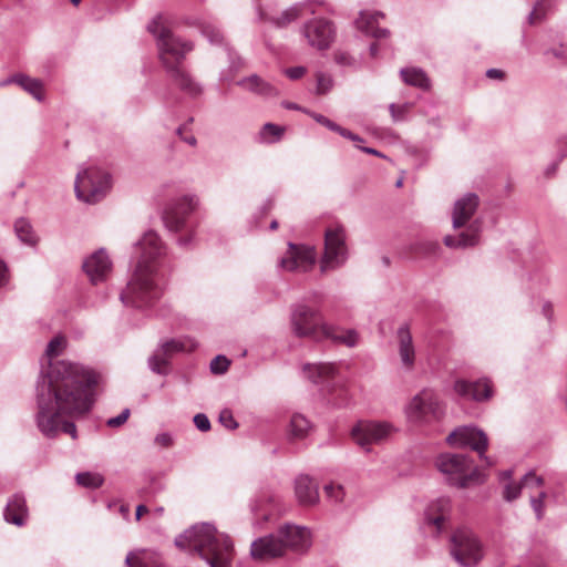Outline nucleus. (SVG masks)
Wrapping results in <instances>:
<instances>
[{
	"label": "nucleus",
	"instance_id": "nucleus-1",
	"mask_svg": "<svg viewBox=\"0 0 567 567\" xmlns=\"http://www.w3.org/2000/svg\"><path fill=\"white\" fill-rule=\"evenodd\" d=\"M99 380L97 372L81 363H52L37 383L35 421L39 431L48 439L55 437L62 431L76 440L75 424L62 421L61 415L87 413L94 404Z\"/></svg>",
	"mask_w": 567,
	"mask_h": 567
},
{
	"label": "nucleus",
	"instance_id": "nucleus-2",
	"mask_svg": "<svg viewBox=\"0 0 567 567\" xmlns=\"http://www.w3.org/2000/svg\"><path fill=\"white\" fill-rule=\"evenodd\" d=\"M163 285L162 250H142L132 278L120 298L126 306L152 308L163 295Z\"/></svg>",
	"mask_w": 567,
	"mask_h": 567
},
{
	"label": "nucleus",
	"instance_id": "nucleus-3",
	"mask_svg": "<svg viewBox=\"0 0 567 567\" xmlns=\"http://www.w3.org/2000/svg\"><path fill=\"white\" fill-rule=\"evenodd\" d=\"M175 545L197 554L210 567H231L234 544L209 523L195 524L175 538Z\"/></svg>",
	"mask_w": 567,
	"mask_h": 567
},
{
	"label": "nucleus",
	"instance_id": "nucleus-4",
	"mask_svg": "<svg viewBox=\"0 0 567 567\" xmlns=\"http://www.w3.org/2000/svg\"><path fill=\"white\" fill-rule=\"evenodd\" d=\"M311 545V533L305 526L286 523L276 534L252 542L250 554L254 558L266 559L285 555L288 549L307 550Z\"/></svg>",
	"mask_w": 567,
	"mask_h": 567
},
{
	"label": "nucleus",
	"instance_id": "nucleus-5",
	"mask_svg": "<svg viewBox=\"0 0 567 567\" xmlns=\"http://www.w3.org/2000/svg\"><path fill=\"white\" fill-rule=\"evenodd\" d=\"M147 31L155 38L159 60L165 70L179 66L194 43L176 35L165 23L163 14L155 16L147 24Z\"/></svg>",
	"mask_w": 567,
	"mask_h": 567
},
{
	"label": "nucleus",
	"instance_id": "nucleus-6",
	"mask_svg": "<svg viewBox=\"0 0 567 567\" xmlns=\"http://www.w3.org/2000/svg\"><path fill=\"white\" fill-rule=\"evenodd\" d=\"M435 464L451 486L466 488L472 485H481L486 480L485 474L465 454L444 453L436 458Z\"/></svg>",
	"mask_w": 567,
	"mask_h": 567
},
{
	"label": "nucleus",
	"instance_id": "nucleus-7",
	"mask_svg": "<svg viewBox=\"0 0 567 567\" xmlns=\"http://www.w3.org/2000/svg\"><path fill=\"white\" fill-rule=\"evenodd\" d=\"M199 199L196 195H183L173 199L164 209L163 221L169 234L175 237L178 246L197 245L192 230L187 228L188 216L197 208Z\"/></svg>",
	"mask_w": 567,
	"mask_h": 567
},
{
	"label": "nucleus",
	"instance_id": "nucleus-8",
	"mask_svg": "<svg viewBox=\"0 0 567 567\" xmlns=\"http://www.w3.org/2000/svg\"><path fill=\"white\" fill-rule=\"evenodd\" d=\"M112 186V176L109 172L90 166L79 171L74 183V192L78 199L96 204L102 200Z\"/></svg>",
	"mask_w": 567,
	"mask_h": 567
},
{
	"label": "nucleus",
	"instance_id": "nucleus-9",
	"mask_svg": "<svg viewBox=\"0 0 567 567\" xmlns=\"http://www.w3.org/2000/svg\"><path fill=\"white\" fill-rule=\"evenodd\" d=\"M451 555L462 567H474L484 557V547L476 534L460 527L451 536Z\"/></svg>",
	"mask_w": 567,
	"mask_h": 567
},
{
	"label": "nucleus",
	"instance_id": "nucleus-10",
	"mask_svg": "<svg viewBox=\"0 0 567 567\" xmlns=\"http://www.w3.org/2000/svg\"><path fill=\"white\" fill-rule=\"evenodd\" d=\"M290 324L296 337L320 341L327 323L323 322L319 310L305 303H297L291 307Z\"/></svg>",
	"mask_w": 567,
	"mask_h": 567
},
{
	"label": "nucleus",
	"instance_id": "nucleus-11",
	"mask_svg": "<svg viewBox=\"0 0 567 567\" xmlns=\"http://www.w3.org/2000/svg\"><path fill=\"white\" fill-rule=\"evenodd\" d=\"M409 421L423 423L429 417L439 419L443 414L442 403L432 389H423L414 395L405 408Z\"/></svg>",
	"mask_w": 567,
	"mask_h": 567
},
{
	"label": "nucleus",
	"instance_id": "nucleus-12",
	"mask_svg": "<svg viewBox=\"0 0 567 567\" xmlns=\"http://www.w3.org/2000/svg\"><path fill=\"white\" fill-rule=\"evenodd\" d=\"M452 447H470L477 452L480 458L492 466L494 463L485 455L488 447V439L484 431L475 426H458L446 437Z\"/></svg>",
	"mask_w": 567,
	"mask_h": 567
},
{
	"label": "nucleus",
	"instance_id": "nucleus-13",
	"mask_svg": "<svg viewBox=\"0 0 567 567\" xmlns=\"http://www.w3.org/2000/svg\"><path fill=\"white\" fill-rule=\"evenodd\" d=\"M392 432L393 426L386 422L360 421L353 426L351 436L361 449L370 452V445L385 442Z\"/></svg>",
	"mask_w": 567,
	"mask_h": 567
},
{
	"label": "nucleus",
	"instance_id": "nucleus-14",
	"mask_svg": "<svg viewBox=\"0 0 567 567\" xmlns=\"http://www.w3.org/2000/svg\"><path fill=\"white\" fill-rule=\"evenodd\" d=\"M334 32L333 23L323 18L312 19L302 28V33L308 43L318 50H324L330 47Z\"/></svg>",
	"mask_w": 567,
	"mask_h": 567
},
{
	"label": "nucleus",
	"instance_id": "nucleus-15",
	"mask_svg": "<svg viewBox=\"0 0 567 567\" xmlns=\"http://www.w3.org/2000/svg\"><path fill=\"white\" fill-rule=\"evenodd\" d=\"M82 269L93 285L104 282L113 270V261L106 250H93L82 262Z\"/></svg>",
	"mask_w": 567,
	"mask_h": 567
},
{
	"label": "nucleus",
	"instance_id": "nucleus-16",
	"mask_svg": "<svg viewBox=\"0 0 567 567\" xmlns=\"http://www.w3.org/2000/svg\"><path fill=\"white\" fill-rule=\"evenodd\" d=\"M318 3L316 0H307L303 2L295 3L288 9L284 10L279 16H268L261 7H257V16L259 21H267L274 24L276 28L282 29L288 27L291 22L306 13H315V4Z\"/></svg>",
	"mask_w": 567,
	"mask_h": 567
},
{
	"label": "nucleus",
	"instance_id": "nucleus-17",
	"mask_svg": "<svg viewBox=\"0 0 567 567\" xmlns=\"http://www.w3.org/2000/svg\"><path fill=\"white\" fill-rule=\"evenodd\" d=\"M188 350L186 342L171 339L163 342L148 358V368L157 374H168V361L173 354Z\"/></svg>",
	"mask_w": 567,
	"mask_h": 567
},
{
	"label": "nucleus",
	"instance_id": "nucleus-18",
	"mask_svg": "<svg viewBox=\"0 0 567 567\" xmlns=\"http://www.w3.org/2000/svg\"><path fill=\"white\" fill-rule=\"evenodd\" d=\"M277 496L268 488H261L251 497L249 508L256 517L254 525H261L270 518L277 505Z\"/></svg>",
	"mask_w": 567,
	"mask_h": 567
},
{
	"label": "nucleus",
	"instance_id": "nucleus-19",
	"mask_svg": "<svg viewBox=\"0 0 567 567\" xmlns=\"http://www.w3.org/2000/svg\"><path fill=\"white\" fill-rule=\"evenodd\" d=\"M316 261V250H285L279 258L278 266L286 271L306 272L312 269Z\"/></svg>",
	"mask_w": 567,
	"mask_h": 567
},
{
	"label": "nucleus",
	"instance_id": "nucleus-20",
	"mask_svg": "<svg viewBox=\"0 0 567 567\" xmlns=\"http://www.w3.org/2000/svg\"><path fill=\"white\" fill-rule=\"evenodd\" d=\"M454 391L463 399L474 400L477 402L492 398L493 388L488 379H480L474 382L465 380H456Z\"/></svg>",
	"mask_w": 567,
	"mask_h": 567
},
{
	"label": "nucleus",
	"instance_id": "nucleus-21",
	"mask_svg": "<svg viewBox=\"0 0 567 567\" xmlns=\"http://www.w3.org/2000/svg\"><path fill=\"white\" fill-rule=\"evenodd\" d=\"M451 499L449 497H439L431 502L424 512V522L434 528V534L439 535L445 525V520L450 517Z\"/></svg>",
	"mask_w": 567,
	"mask_h": 567
},
{
	"label": "nucleus",
	"instance_id": "nucleus-22",
	"mask_svg": "<svg viewBox=\"0 0 567 567\" xmlns=\"http://www.w3.org/2000/svg\"><path fill=\"white\" fill-rule=\"evenodd\" d=\"M480 204V198L474 193H467L454 204L452 213L453 227L455 229L465 226L473 217Z\"/></svg>",
	"mask_w": 567,
	"mask_h": 567
},
{
	"label": "nucleus",
	"instance_id": "nucleus-23",
	"mask_svg": "<svg viewBox=\"0 0 567 567\" xmlns=\"http://www.w3.org/2000/svg\"><path fill=\"white\" fill-rule=\"evenodd\" d=\"M303 373L312 383L321 385L328 392L336 383V365L332 363L305 364Z\"/></svg>",
	"mask_w": 567,
	"mask_h": 567
},
{
	"label": "nucleus",
	"instance_id": "nucleus-24",
	"mask_svg": "<svg viewBox=\"0 0 567 567\" xmlns=\"http://www.w3.org/2000/svg\"><path fill=\"white\" fill-rule=\"evenodd\" d=\"M384 18L380 11L369 12L361 11L354 23L359 31L365 35L372 37L377 40L385 39L390 35V30L386 28H379V19Z\"/></svg>",
	"mask_w": 567,
	"mask_h": 567
},
{
	"label": "nucleus",
	"instance_id": "nucleus-25",
	"mask_svg": "<svg viewBox=\"0 0 567 567\" xmlns=\"http://www.w3.org/2000/svg\"><path fill=\"white\" fill-rule=\"evenodd\" d=\"M396 338L401 363L405 370L411 371L415 363V349L410 328L406 323L398 329Z\"/></svg>",
	"mask_w": 567,
	"mask_h": 567
},
{
	"label": "nucleus",
	"instance_id": "nucleus-26",
	"mask_svg": "<svg viewBox=\"0 0 567 567\" xmlns=\"http://www.w3.org/2000/svg\"><path fill=\"white\" fill-rule=\"evenodd\" d=\"M443 243L449 248H468L482 245L480 223L477 220L474 221L457 236H444Z\"/></svg>",
	"mask_w": 567,
	"mask_h": 567
},
{
	"label": "nucleus",
	"instance_id": "nucleus-27",
	"mask_svg": "<svg viewBox=\"0 0 567 567\" xmlns=\"http://www.w3.org/2000/svg\"><path fill=\"white\" fill-rule=\"evenodd\" d=\"M295 495L300 505H315L319 502L318 485L309 475L300 474L295 480Z\"/></svg>",
	"mask_w": 567,
	"mask_h": 567
},
{
	"label": "nucleus",
	"instance_id": "nucleus-28",
	"mask_svg": "<svg viewBox=\"0 0 567 567\" xmlns=\"http://www.w3.org/2000/svg\"><path fill=\"white\" fill-rule=\"evenodd\" d=\"M4 519L16 526H23L28 517V506L25 497L21 493L14 494L7 503L4 508Z\"/></svg>",
	"mask_w": 567,
	"mask_h": 567
},
{
	"label": "nucleus",
	"instance_id": "nucleus-29",
	"mask_svg": "<svg viewBox=\"0 0 567 567\" xmlns=\"http://www.w3.org/2000/svg\"><path fill=\"white\" fill-rule=\"evenodd\" d=\"M166 72L179 90L187 95L197 97L202 94L203 89L200 84L197 83L188 72L181 68V65L166 70Z\"/></svg>",
	"mask_w": 567,
	"mask_h": 567
},
{
	"label": "nucleus",
	"instance_id": "nucleus-30",
	"mask_svg": "<svg viewBox=\"0 0 567 567\" xmlns=\"http://www.w3.org/2000/svg\"><path fill=\"white\" fill-rule=\"evenodd\" d=\"M322 339H330L333 342L353 348L358 346L360 337L355 329H346L327 323L326 328L323 329Z\"/></svg>",
	"mask_w": 567,
	"mask_h": 567
},
{
	"label": "nucleus",
	"instance_id": "nucleus-31",
	"mask_svg": "<svg viewBox=\"0 0 567 567\" xmlns=\"http://www.w3.org/2000/svg\"><path fill=\"white\" fill-rule=\"evenodd\" d=\"M17 84L25 92L31 94L35 100H43V84L39 79L31 78L23 73H17L4 80L3 84Z\"/></svg>",
	"mask_w": 567,
	"mask_h": 567
},
{
	"label": "nucleus",
	"instance_id": "nucleus-32",
	"mask_svg": "<svg viewBox=\"0 0 567 567\" xmlns=\"http://www.w3.org/2000/svg\"><path fill=\"white\" fill-rule=\"evenodd\" d=\"M237 85L262 96H272L278 94L277 90L270 83L266 82L257 74H251L247 78L240 79L237 81Z\"/></svg>",
	"mask_w": 567,
	"mask_h": 567
},
{
	"label": "nucleus",
	"instance_id": "nucleus-33",
	"mask_svg": "<svg viewBox=\"0 0 567 567\" xmlns=\"http://www.w3.org/2000/svg\"><path fill=\"white\" fill-rule=\"evenodd\" d=\"M306 114H308L310 117H312L317 123L321 124L322 126L327 127L328 130L338 133L344 138H348L352 142H363V138L359 136L358 134H354L353 132L340 126L336 122L331 121L327 116L316 113L310 110H303Z\"/></svg>",
	"mask_w": 567,
	"mask_h": 567
},
{
	"label": "nucleus",
	"instance_id": "nucleus-34",
	"mask_svg": "<svg viewBox=\"0 0 567 567\" xmlns=\"http://www.w3.org/2000/svg\"><path fill=\"white\" fill-rule=\"evenodd\" d=\"M400 75L408 85L427 91L431 89V80L426 73L420 68L401 69Z\"/></svg>",
	"mask_w": 567,
	"mask_h": 567
},
{
	"label": "nucleus",
	"instance_id": "nucleus-35",
	"mask_svg": "<svg viewBox=\"0 0 567 567\" xmlns=\"http://www.w3.org/2000/svg\"><path fill=\"white\" fill-rule=\"evenodd\" d=\"M126 567H162L158 556L145 551H130L125 558Z\"/></svg>",
	"mask_w": 567,
	"mask_h": 567
},
{
	"label": "nucleus",
	"instance_id": "nucleus-36",
	"mask_svg": "<svg viewBox=\"0 0 567 567\" xmlns=\"http://www.w3.org/2000/svg\"><path fill=\"white\" fill-rule=\"evenodd\" d=\"M14 231L19 240L28 246L38 245L39 238L35 231L33 230L32 225L27 218H19L14 223Z\"/></svg>",
	"mask_w": 567,
	"mask_h": 567
},
{
	"label": "nucleus",
	"instance_id": "nucleus-37",
	"mask_svg": "<svg viewBox=\"0 0 567 567\" xmlns=\"http://www.w3.org/2000/svg\"><path fill=\"white\" fill-rule=\"evenodd\" d=\"M347 258V250H323L320 269L322 272L333 270L343 265Z\"/></svg>",
	"mask_w": 567,
	"mask_h": 567
},
{
	"label": "nucleus",
	"instance_id": "nucleus-38",
	"mask_svg": "<svg viewBox=\"0 0 567 567\" xmlns=\"http://www.w3.org/2000/svg\"><path fill=\"white\" fill-rule=\"evenodd\" d=\"M347 234L342 225H334L324 231L323 248H342L346 246Z\"/></svg>",
	"mask_w": 567,
	"mask_h": 567
},
{
	"label": "nucleus",
	"instance_id": "nucleus-39",
	"mask_svg": "<svg viewBox=\"0 0 567 567\" xmlns=\"http://www.w3.org/2000/svg\"><path fill=\"white\" fill-rule=\"evenodd\" d=\"M311 429L310 422L302 414H293L289 424V435L291 439H305Z\"/></svg>",
	"mask_w": 567,
	"mask_h": 567
},
{
	"label": "nucleus",
	"instance_id": "nucleus-40",
	"mask_svg": "<svg viewBox=\"0 0 567 567\" xmlns=\"http://www.w3.org/2000/svg\"><path fill=\"white\" fill-rule=\"evenodd\" d=\"M284 133L285 127L272 123H266L260 128L258 138L260 143L274 144L281 140Z\"/></svg>",
	"mask_w": 567,
	"mask_h": 567
},
{
	"label": "nucleus",
	"instance_id": "nucleus-41",
	"mask_svg": "<svg viewBox=\"0 0 567 567\" xmlns=\"http://www.w3.org/2000/svg\"><path fill=\"white\" fill-rule=\"evenodd\" d=\"M65 338L63 336H56L54 337L47 346V349H45V355L48 357L49 359V365H51L53 363L52 358H55L58 357L62 349L65 347ZM62 360H60L59 362H61ZM58 361H54V363H56ZM50 369V367H48V369L45 371H42L39 379H38V382L40 381L41 377L43 374H45L48 372V370Z\"/></svg>",
	"mask_w": 567,
	"mask_h": 567
},
{
	"label": "nucleus",
	"instance_id": "nucleus-42",
	"mask_svg": "<svg viewBox=\"0 0 567 567\" xmlns=\"http://www.w3.org/2000/svg\"><path fill=\"white\" fill-rule=\"evenodd\" d=\"M200 28L202 34L207 38L212 44H221L224 37L219 28L209 22H197Z\"/></svg>",
	"mask_w": 567,
	"mask_h": 567
},
{
	"label": "nucleus",
	"instance_id": "nucleus-43",
	"mask_svg": "<svg viewBox=\"0 0 567 567\" xmlns=\"http://www.w3.org/2000/svg\"><path fill=\"white\" fill-rule=\"evenodd\" d=\"M134 248H165L158 234L154 230H147L134 244Z\"/></svg>",
	"mask_w": 567,
	"mask_h": 567
},
{
	"label": "nucleus",
	"instance_id": "nucleus-44",
	"mask_svg": "<svg viewBox=\"0 0 567 567\" xmlns=\"http://www.w3.org/2000/svg\"><path fill=\"white\" fill-rule=\"evenodd\" d=\"M76 483L87 488H99L103 484V477L97 473L83 472L75 475Z\"/></svg>",
	"mask_w": 567,
	"mask_h": 567
},
{
	"label": "nucleus",
	"instance_id": "nucleus-45",
	"mask_svg": "<svg viewBox=\"0 0 567 567\" xmlns=\"http://www.w3.org/2000/svg\"><path fill=\"white\" fill-rule=\"evenodd\" d=\"M316 94L317 95H324L328 92L331 91L333 87V79L330 74H327L324 72L318 71L316 73Z\"/></svg>",
	"mask_w": 567,
	"mask_h": 567
},
{
	"label": "nucleus",
	"instance_id": "nucleus-46",
	"mask_svg": "<svg viewBox=\"0 0 567 567\" xmlns=\"http://www.w3.org/2000/svg\"><path fill=\"white\" fill-rule=\"evenodd\" d=\"M525 487L520 482L509 481L504 484L503 498L511 503L520 496L522 488Z\"/></svg>",
	"mask_w": 567,
	"mask_h": 567
},
{
	"label": "nucleus",
	"instance_id": "nucleus-47",
	"mask_svg": "<svg viewBox=\"0 0 567 567\" xmlns=\"http://www.w3.org/2000/svg\"><path fill=\"white\" fill-rule=\"evenodd\" d=\"M401 258L399 250H379L377 259L380 261V268L386 269L392 264H398Z\"/></svg>",
	"mask_w": 567,
	"mask_h": 567
},
{
	"label": "nucleus",
	"instance_id": "nucleus-48",
	"mask_svg": "<svg viewBox=\"0 0 567 567\" xmlns=\"http://www.w3.org/2000/svg\"><path fill=\"white\" fill-rule=\"evenodd\" d=\"M547 497L546 492H540L537 496L530 497V506L536 515L537 520L544 517L545 499Z\"/></svg>",
	"mask_w": 567,
	"mask_h": 567
},
{
	"label": "nucleus",
	"instance_id": "nucleus-49",
	"mask_svg": "<svg viewBox=\"0 0 567 567\" xmlns=\"http://www.w3.org/2000/svg\"><path fill=\"white\" fill-rule=\"evenodd\" d=\"M230 365V361L225 355H217L210 362V371L214 374H224Z\"/></svg>",
	"mask_w": 567,
	"mask_h": 567
},
{
	"label": "nucleus",
	"instance_id": "nucleus-50",
	"mask_svg": "<svg viewBox=\"0 0 567 567\" xmlns=\"http://www.w3.org/2000/svg\"><path fill=\"white\" fill-rule=\"evenodd\" d=\"M411 104L405 103L402 105H395L394 103L389 105L391 117L394 122L404 121L406 113L410 111Z\"/></svg>",
	"mask_w": 567,
	"mask_h": 567
},
{
	"label": "nucleus",
	"instance_id": "nucleus-51",
	"mask_svg": "<svg viewBox=\"0 0 567 567\" xmlns=\"http://www.w3.org/2000/svg\"><path fill=\"white\" fill-rule=\"evenodd\" d=\"M324 493L329 499L339 503L343 499L344 492L341 485L328 484L324 486Z\"/></svg>",
	"mask_w": 567,
	"mask_h": 567
},
{
	"label": "nucleus",
	"instance_id": "nucleus-52",
	"mask_svg": "<svg viewBox=\"0 0 567 567\" xmlns=\"http://www.w3.org/2000/svg\"><path fill=\"white\" fill-rule=\"evenodd\" d=\"M522 484L525 487H539L544 484L542 476H537L534 472H528L522 478Z\"/></svg>",
	"mask_w": 567,
	"mask_h": 567
},
{
	"label": "nucleus",
	"instance_id": "nucleus-53",
	"mask_svg": "<svg viewBox=\"0 0 567 567\" xmlns=\"http://www.w3.org/2000/svg\"><path fill=\"white\" fill-rule=\"evenodd\" d=\"M219 422L227 429L234 430L238 426L230 410H223L219 414Z\"/></svg>",
	"mask_w": 567,
	"mask_h": 567
},
{
	"label": "nucleus",
	"instance_id": "nucleus-54",
	"mask_svg": "<svg viewBox=\"0 0 567 567\" xmlns=\"http://www.w3.org/2000/svg\"><path fill=\"white\" fill-rule=\"evenodd\" d=\"M130 416V410L124 409L117 416L111 417L106 421L107 426L118 427L123 425Z\"/></svg>",
	"mask_w": 567,
	"mask_h": 567
},
{
	"label": "nucleus",
	"instance_id": "nucleus-55",
	"mask_svg": "<svg viewBox=\"0 0 567 567\" xmlns=\"http://www.w3.org/2000/svg\"><path fill=\"white\" fill-rule=\"evenodd\" d=\"M194 424L202 432H207L210 429V421L204 413L194 416Z\"/></svg>",
	"mask_w": 567,
	"mask_h": 567
},
{
	"label": "nucleus",
	"instance_id": "nucleus-56",
	"mask_svg": "<svg viewBox=\"0 0 567 567\" xmlns=\"http://www.w3.org/2000/svg\"><path fill=\"white\" fill-rule=\"evenodd\" d=\"M154 442L161 447H171L174 444V439L171 433L163 432L155 436Z\"/></svg>",
	"mask_w": 567,
	"mask_h": 567
},
{
	"label": "nucleus",
	"instance_id": "nucleus-57",
	"mask_svg": "<svg viewBox=\"0 0 567 567\" xmlns=\"http://www.w3.org/2000/svg\"><path fill=\"white\" fill-rule=\"evenodd\" d=\"M307 69L305 66H293L285 70V74L290 80H298L306 74Z\"/></svg>",
	"mask_w": 567,
	"mask_h": 567
},
{
	"label": "nucleus",
	"instance_id": "nucleus-58",
	"mask_svg": "<svg viewBox=\"0 0 567 567\" xmlns=\"http://www.w3.org/2000/svg\"><path fill=\"white\" fill-rule=\"evenodd\" d=\"M334 60L340 65H352L355 62L354 59L346 52L336 53Z\"/></svg>",
	"mask_w": 567,
	"mask_h": 567
},
{
	"label": "nucleus",
	"instance_id": "nucleus-59",
	"mask_svg": "<svg viewBox=\"0 0 567 567\" xmlns=\"http://www.w3.org/2000/svg\"><path fill=\"white\" fill-rule=\"evenodd\" d=\"M559 164H560V158H557V159L553 161L550 164H548L544 169V176L546 178L554 177L558 171Z\"/></svg>",
	"mask_w": 567,
	"mask_h": 567
},
{
	"label": "nucleus",
	"instance_id": "nucleus-60",
	"mask_svg": "<svg viewBox=\"0 0 567 567\" xmlns=\"http://www.w3.org/2000/svg\"><path fill=\"white\" fill-rule=\"evenodd\" d=\"M486 76L494 80H503L505 78V73L499 69L492 68L486 71Z\"/></svg>",
	"mask_w": 567,
	"mask_h": 567
},
{
	"label": "nucleus",
	"instance_id": "nucleus-61",
	"mask_svg": "<svg viewBox=\"0 0 567 567\" xmlns=\"http://www.w3.org/2000/svg\"><path fill=\"white\" fill-rule=\"evenodd\" d=\"M354 143L359 150H361L362 152H364L367 154L379 156V157H385L381 152H379L378 150H375L373 147L361 146L360 145L361 142H354Z\"/></svg>",
	"mask_w": 567,
	"mask_h": 567
},
{
	"label": "nucleus",
	"instance_id": "nucleus-62",
	"mask_svg": "<svg viewBox=\"0 0 567 567\" xmlns=\"http://www.w3.org/2000/svg\"><path fill=\"white\" fill-rule=\"evenodd\" d=\"M8 282V268L7 265L0 260V287Z\"/></svg>",
	"mask_w": 567,
	"mask_h": 567
},
{
	"label": "nucleus",
	"instance_id": "nucleus-63",
	"mask_svg": "<svg viewBox=\"0 0 567 567\" xmlns=\"http://www.w3.org/2000/svg\"><path fill=\"white\" fill-rule=\"evenodd\" d=\"M512 476H513L512 470L502 471L498 475L499 481L503 482L504 484L512 481Z\"/></svg>",
	"mask_w": 567,
	"mask_h": 567
},
{
	"label": "nucleus",
	"instance_id": "nucleus-64",
	"mask_svg": "<svg viewBox=\"0 0 567 567\" xmlns=\"http://www.w3.org/2000/svg\"><path fill=\"white\" fill-rule=\"evenodd\" d=\"M380 50H381V45L378 42H373L369 47L370 55L372 58H377Z\"/></svg>",
	"mask_w": 567,
	"mask_h": 567
}]
</instances>
